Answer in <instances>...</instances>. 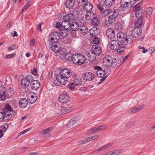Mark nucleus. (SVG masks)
I'll return each instance as SVG.
<instances>
[{
    "label": "nucleus",
    "mask_w": 155,
    "mask_h": 155,
    "mask_svg": "<svg viewBox=\"0 0 155 155\" xmlns=\"http://www.w3.org/2000/svg\"><path fill=\"white\" fill-rule=\"evenodd\" d=\"M72 74L71 70L67 68L62 69L56 78L57 81L60 84L64 85L67 82V78H70Z\"/></svg>",
    "instance_id": "1"
},
{
    "label": "nucleus",
    "mask_w": 155,
    "mask_h": 155,
    "mask_svg": "<svg viewBox=\"0 0 155 155\" xmlns=\"http://www.w3.org/2000/svg\"><path fill=\"white\" fill-rule=\"evenodd\" d=\"M110 46L111 50H117L118 53H121L125 50V46L120 43L118 39L111 40Z\"/></svg>",
    "instance_id": "2"
},
{
    "label": "nucleus",
    "mask_w": 155,
    "mask_h": 155,
    "mask_svg": "<svg viewBox=\"0 0 155 155\" xmlns=\"http://www.w3.org/2000/svg\"><path fill=\"white\" fill-rule=\"evenodd\" d=\"M117 38L120 43L125 46V48L127 45L130 43L128 37L124 33L122 32H118L117 35Z\"/></svg>",
    "instance_id": "3"
},
{
    "label": "nucleus",
    "mask_w": 155,
    "mask_h": 155,
    "mask_svg": "<svg viewBox=\"0 0 155 155\" xmlns=\"http://www.w3.org/2000/svg\"><path fill=\"white\" fill-rule=\"evenodd\" d=\"M85 61V56L81 54H73L72 61L73 63L78 65L83 64Z\"/></svg>",
    "instance_id": "4"
},
{
    "label": "nucleus",
    "mask_w": 155,
    "mask_h": 155,
    "mask_svg": "<svg viewBox=\"0 0 155 155\" xmlns=\"http://www.w3.org/2000/svg\"><path fill=\"white\" fill-rule=\"evenodd\" d=\"M117 58L113 60L111 57L109 55H106L104 58L103 62L107 67L110 66L113 64L117 62L118 60H120L119 58Z\"/></svg>",
    "instance_id": "5"
},
{
    "label": "nucleus",
    "mask_w": 155,
    "mask_h": 155,
    "mask_svg": "<svg viewBox=\"0 0 155 155\" xmlns=\"http://www.w3.org/2000/svg\"><path fill=\"white\" fill-rule=\"evenodd\" d=\"M131 20L132 21H135L134 23L136 27L140 26L143 24V20L142 18L141 17V14L140 15L138 14L137 15V13H135V15H133L132 17Z\"/></svg>",
    "instance_id": "6"
},
{
    "label": "nucleus",
    "mask_w": 155,
    "mask_h": 155,
    "mask_svg": "<svg viewBox=\"0 0 155 155\" xmlns=\"http://www.w3.org/2000/svg\"><path fill=\"white\" fill-rule=\"evenodd\" d=\"M33 79V77L32 75H27L21 80V83L22 86L26 87H28L29 85L30 82H31Z\"/></svg>",
    "instance_id": "7"
},
{
    "label": "nucleus",
    "mask_w": 155,
    "mask_h": 155,
    "mask_svg": "<svg viewBox=\"0 0 155 155\" xmlns=\"http://www.w3.org/2000/svg\"><path fill=\"white\" fill-rule=\"evenodd\" d=\"M70 97L67 93L63 92L59 95L58 100L60 103L64 104L67 103L69 101Z\"/></svg>",
    "instance_id": "8"
},
{
    "label": "nucleus",
    "mask_w": 155,
    "mask_h": 155,
    "mask_svg": "<svg viewBox=\"0 0 155 155\" xmlns=\"http://www.w3.org/2000/svg\"><path fill=\"white\" fill-rule=\"evenodd\" d=\"M59 34L58 32H52L49 35L48 41L50 42L56 43L59 39Z\"/></svg>",
    "instance_id": "9"
},
{
    "label": "nucleus",
    "mask_w": 155,
    "mask_h": 155,
    "mask_svg": "<svg viewBox=\"0 0 155 155\" xmlns=\"http://www.w3.org/2000/svg\"><path fill=\"white\" fill-rule=\"evenodd\" d=\"M12 117V114L9 112L2 110L0 112V121H6Z\"/></svg>",
    "instance_id": "10"
},
{
    "label": "nucleus",
    "mask_w": 155,
    "mask_h": 155,
    "mask_svg": "<svg viewBox=\"0 0 155 155\" xmlns=\"http://www.w3.org/2000/svg\"><path fill=\"white\" fill-rule=\"evenodd\" d=\"M77 14L74 13H70L63 16V20L70 23V22L75 20L77 18Z\"/></svg>",
    "instance_id": "11"
},
{
    "label": "nucleus",
    "mask_w": 155,
    "mask_h": 155,
    "mask_svg": "<svg viewBox=\"0 0 155 155\" xmlns=\"http://www.w3.org/2000/svg\"><path fill=\"white\" fill-rule=\"evenodd\" d=\"M142 33V29L139 27H136L131 31L132 35L134 38L139 37Z\"/></svg>",
    "instance_id": "12"
},
{
    "label": "nucleus",
    "mask_w": 155,
    "mask_h": 155,
    "mask_svg": "<svg viewBox=\"0 0 155 155\" xmlns=\"http://www.w3.org/2000/svg\"><path fill=\"white\" fill-rule=\"evenodd\" d=\"M95 77V75L93 73L90 72H87L83 75L84 79L88 81L93 80Z\"/></svg>",
    "instance_id": "13"
},
{
    "label": "nucleus",
    "mask_w": 155,
    "mask_h": 155,
    "mask_svg": "<svg viewBox=\"0 0 155 155\" xmlns=\"http://www.w3.org/2000/svg\"><path fill=\"white\" fill-rule=\"evenodd\" d=\"M131 2L132 0H121L120 8L124 10V9L127 8L131 4Z\"/></svg>",
    "instance_id": "14"
},
{
    "label": "nucleus",
    "mask_w": 155,
    "mask_h": 155,
    "mask_svg": "<svg viewBox=\"0 0 155 155\" xmlns=\"http://www.w3.org/2000/svg\"><path fill=\"white\" fill-rule=\"evenodd\" d=\"M40 87L39 82L36 80L32 81L31 83V88L34 90L36 91L39 89Z\"/></svg>",
    "instance_id": "15"
},
{
    "label": "nucleus",
    "mask_w": 155,
    "mask_h": 155,
    "mask_svg": "<svg viewBox=\"0 0 155 155\" xmlns=\"http://www.w3.org/2000/svg\"><path fill=\"white\" fill-rule=\"evenodd\" d=\"M106 35L109 38H114L115 35V31L112 28H109L107 30Z\"/></svg>",
    "instance_id": "16"
},
{
    "label": "nucleus",
    "mask_w": 155,
    "mask_h": 155,
    "mask_svg": "<svg viewBox=\"0 0 155 155\" xmlns=\"http://www.w3.org/2000/svg\"><path fill=\"white\" fill-rule=\"evenodd\" d=\"M90 35L92 37H95L99 33L100 29L96 27H93L89 30Z\"/></svg>",
    "instance_id": "17"
},
{
    "label": "nucleus",
    "mask_w": 155,
    "mask_h": 155,
    "mask_svg": "<svg viewBox=\"0 0 155 155\" xmlns=\"http://www.w3.org/2000/svg\"><path fill=\"white\" fill-rule=\"evenodd\" d=\"M88 29L87 27L83 25L80 26L78 30V33L81 35H85L87 33Z\"/></svg>",
    "instance_id": "18"
},
{
    "label": "nucleus",
    "mask_w": 155,
    "mask_h": 155,
    "mask_svg": "<svg viewBox=\"0 0 155 155\" xmlns=\"http://www.w3.org/2000/svg\"><path fill=\"white\" fill-rule=\"evenodd\" d=\"M72 109L71 107H59L58 109L56 110V112L59 114H62L63 113H66Z\"/></svg>",
    "instance_id": "19"
},
{
    "label": "nucleus",
    "mask_w": 155,
    "mask_h": 155,
    "mask_svg": "<svg viewBox=\"0 0 155 155\" xmlns=\"http://www.w3.org/2000/svg\"><path fill=\"white\" fill-rule=\"evenodd\" d=\"M107 126L106 125H102L99 127H97L90 129V130L92 133H96L99 131H102L106 128Z\"/></svg>",
    "instance_id": "20"
},
{
    "label": "nucleus",
    "mask_w": 155,
    "mask_h": 155,
    "mask_svg": "<svg viewBox=\"0 0 155 155\" xmlns=\"http://www.w3.org/2000/svg\"><path fill=\"white\" fill-rule=\"evenodd\" d=\"M93 8L92 4L90 2L86 3L83 7L84 10L85 12L91 11Z\"/></svg>",
    "instance_id": "21"
},
{
    "label": "nucleus",
    "mask_w": 155,
    "mask_h": 155,
    "mask_svg": "<svg viewBox=\"0 0 155 155\" xmlns=\"http://www.w3.org/2000/svg\"><path fill=\"white\" fill-rule=\"evenodd\" d=\"M0 98L2 101L5 100L6 98H7L5 88L4 86H3L2 89L0 90Z\"/></svg>",
    "instance_id": "22"
},
{
    "label": "nucleus",
    "mask_w": 155,
    "mask_h": 155,
    "mask_svg": "<svg viewBox=\"0 0 155 155\" xmlns=\"http://www.w3.org/2000/svg\"><path fill=\"white\" fill-rule=\"evenodd\" d=\"M28 101L31 104H33L36 101L37 99L36 94H30L28 95Z\"/></svg>",
    "instance_id": "23"
},
{
    "label": "nucleus",
    "mask_w": 155,
    "mask_h": 155,
    "mask_svg": "<svg viewBox=\"0 0 155 155\" xmlns=\"http://www.w3.org/2000/svg\"><path fill=\"white\" fill-rule=\"evenodd\" d=\"M143 107V105H140L138 107H135L130 109L128 110L127 112L130 114L132 113H136L140 110Z\"/></svg>",
    "instance_id": "24"
},
{
    "label": "nucleus",
    "mask_w": 155,
    "mask_h": 155,
    "mask_svg": "<svg viewBox=\"0 0 155 155\" xmlns=\"http://www.w3.org/2000/svg\"><path fill=\"white\" fill-rule=\"evenodd\" d=\"M28 101L26 98L21 99L19 102V106L21 108H25L27 105Z\"/></svg>",
    "instance_id": "25"
},
{
    "label": "nucleus",
    "mask_w": 155,
    "mask_h": 155,
    "mask_svg": "<svg viewBox=\"0 0 155 155\" xmlns=\"http://www.w3.org/2000/svg\"><path fill=\"white\" fill-rule=\"evenodd\" d=\"M92 51L96 55H100L102 51V49L99 46H93Z\"/></svg>",
    "instance_id": "26"
},
{
    "label": "nucleus",
    "mask_w": 155,
    "mask_h": 155,
    "mask_svg": "<svg viewBox=\"0 0 155 155\" xmlns=\"http://www.w3.org/2000/svg\"><path fill=\"white\" fill-rule=\"evenodd\" d=\"M70 28H71L72 31H74L78 30L80 27L79 24L75 22H72L71 24H70Z\"/></svg>",
    "instance_id": "27"
},
{
    "label": "nucleus",
    "mask_w": 155,
    "mask_h": 155,
    "mask_svg": "<svg viewBox=\"0 0 155 155\" xmlns=\"http://www.w3.org/2000/svg\"><path fill=\"white\" fill-rule=\"evenodd\" d=\"M75 4V0H67L65 5L66 7L69 8H72Z\"/></svg>",
    "instance_id": "28"
},
{
    "label": "nucleus",
    "mask_w": 155,
    "mask_h": 155,
    "mask_svg": "<svg viewBox=\"0 0 155 155\" xmlns=\"http://www.w3.org/2000/svg\"><path fill=\"white\" fill-rule=\"evenodd\" d=\"M5 91L7 98H10L14 93V90L11 87L8 88L6 89H5Z\"/></svg>",
    "instance_id": "29"
},
{
    "label": "nucleus",
    "mask_w": 155,
    "mask_h": 155,
    "mask_svg": "<svg viewBox=\"0 0 155 155\" xmlns=\"http://www.w3.org/2000/svg\"><path fill=\"white\" fill-rule=\"evenodd\" d=\"M91 24L95 26H98L100 23V20L98 17H96L93 18L91 21Z\"/></svg>",
    "instance_id": "30"
},
{
    "label": "nucleus",
    "mask_w": 155,
    "mask_h": 155,
    "mask_svg": "<svg viewBox=\"0 0 155 155\" xmlns=\"http://www.w3.org/2000/svg\"><path fill=\"white\" fill-rule=\"evenodd\" d=\"M96 55L92 51L89 52L87 54L88 60L90 61H93L96 59Z\"/></svg>",
    "instance_id": "31"
},
{
    "label": "nucleus",
    "mask_w": 155,
    "mask_h": 155,
    "mask_svg": "<svg viewBox=\"0 0 155 155\" xmlns=\"http://www.w3.org/2000/svg\"><path fill=\"white\" fill-rule=\"evenodd\" d=\"M97 75L99 77L102 78L105 77L106 75L105 71L102 69H99L96 72Z\"/></svg>",
    "instance_id": "32"
},
{
    "label": "nucleus",
    "mask_w": 155,
    "mask_h": 155,
    "mask_svg": "<svg viewBox=\"0 0 155 155\" xmlns=\"http://www.w3.org/2000/svg\"><path fill=\"white\" fill-rule=\"evenodd\" d=\"M85 17L87 20H90L94 17V14L92 11L86 12Z\"/></svg>",
    "instance_id": "33"
},
{
    "label": "nucleus",
    "mask_w": 155,
    "mask_h": 155,
    "mask_svg": "<svg viewBox=\"0 0 155 155\" xmlns=\"http://www.w3.org/2000/svg\"><path fill=\"white\" fill-rule=\"evenodd\" d=\"M62 28L69 29L70 28V23L63 20L61 24Z\"/></svg>",
    "instance_id": "34"
},
{
    "label": "nucleus",
    "mask_w": 155,
    "mask_h": 155,
    "mask_svg": "<svg viewBox=\"0 0 155 155\" xmlns=\"http://www.w3.org/2000/svg\"><path fill=\"white\" fill-rule=\"evenodd\" d=\"M55 43H54L52 45L51 49L52 50L55 52L57 53L60 50L61 48L59 45L56 44H56Z\"/></svg>",
    "instance_id": "35"
},
{
    "label": "nucleus",
    "mask_w": 155,
    "mask_h": 155,
    "mask_svg": "<svg viewBox=\"0 0 155 155\" xmlns=\"http://www.w3.org/2000/svg\"><path fill=\"white\" fill-rule=\"evenodd\" d=\"M99 43L98 38L97 37H94V38L92 39L91 40L90 43L91 45H93V46H95L99 44Z\"/></svg>",
    "instance_id": "36"
},
{
    "label": "nucleus",
    "mask_w": 155,
    "mask_h": 155,
    "mask_svg": "<svg viewBox=\"0 0 155 155\" xmlns=\"http://www.w3.org/2000/svg\"><path fill=\"white\" fill-rule=\"evenodd\" d=\"M104 3L103 2L101 1V2L99 0H98V2L97 4L98 8L99 10L101 12L103 11L104 9Z\"/></svg>",
    "instance_id": "37"
},
{
    "label": "nucleus",
    "mask_w": 155,
    "mask_h": 155,
    "mask_svg": "<svg viewBox=\"0 0 155 155\" xmlns=\"http://www.w3.org/2000/svg\"><path fill=\"white\" fill-rule=\"evenodd\" d=\"M153 10V8L151 7H150L147 8L146 10V16L147 18H150V15L152 13Z\"/></svg>",
    "instance_id": "38"
},
{
    "label": "nucleus",
    "mask_w": 155,
    "mask_h": 155,
    "mask_svg": "<svg viewBox=\"0 0 155 155\" xmlns=\"http://www.w3.org/2000/svg\"><path fill=\"white\" fill-rule=\"evenodd\" d=\"M67 30L63 28L60 29V33L63 37H65L68 35V33Z\"/></svg>",
    "instance_id": "39"
},
{
    "label": "nucleus",
    "mask_w": 155,
    "mask_h": 155,
    "mask_svg": "<svg viewBox=\"0 0 155 155\" xmlns=\"http://www.w3.org/2000/svg\"><path fill=\"white\" fill-rule=\"evenodd\" d=\"M76 122L75 120L73 119H71L66 124V127L68 128L71 127Z\"/></svg>",
    "instance_id": "40"
},
{
    "label": "nucleus",
    "mask_w": 155,
    "mask_h": 155,
    "mask_svg": "<svg viewBox=\"0 0 155 155\" xmlns=\"http://www.w3.org/2000/svg\"><path fill=\"white\" fill-rule=\"evenodd\" d=\"M90 141L89 137L86 138L84 140H81L77 142L78 145H82Z\"/></svg>",
    "instance_id": "41"
},
{
    "label": "nucleus",
    "mask_w": 155,
    "mask_h": 155,
    "mask_svg": "<svg viewBox=\"0 0 155 155\" xmlns=\"http://www.w3.org/2000/svg\"><path fill=\"white\" fill-rule=\"evenodd\" d=\"M73 57V54L70 53H68L65 55L64 58L65 60L67 61H72V58Z\"/></svg>",
    "instance_id": "42"
},
{
    "label": "nucleus",
    "mask_w": 155,
    "mask_h": 155,
    "mask_svg": "<svg viewBox=\"0 0 155 155\" xmlns=\"http://www.w3.org/2000/svg\"><path fill=\"white\" fill-rule=\"evenodd\" d=\"M8 127V126L7 124H4L3 125L0 126V130L4 133L6 131Z\"/></svg>",
    "instance_id": "43"
},
{
    "label": "nucleus",
    "mask_w": 155,
    "mask_h": 155,
    "mask_svg": "<svg viewBox=\"0 0 155 155\" xmlns=\"http://www.w3.org/2000/svg\"><path fill=\"white\" fill-rule=\"evenodd\" d=\"M73 83L76 85H78L81 84L82 81L81 79L80 78H76L73 81Z\"/></svg>",
    "instance_id": "44"
},
{
    "label": "nucleus",
    "mask_w": 155,
    "mask_h": 155,
    "mask_svg": "<svg viewBox=\"0 0 155 155\" xmlns=\"http://www.w3.org/2000/svg\"><path fill=\"white\" fill-rule=\"evenodd\" d=\"M115 29L117 31H120L123 29V26L120 23L116 24L115 25Z\"/></svg>",
    "instance_id": "45"
},
{
    "label": "nucleus",
    "mask_w": 155,
    "mask_h": 155,
    "mask_svg": "<svg viewBox=\"0 0 155 155\" xmlns=\"http://www.w3.org/2000/svg\"><path fill=\"white\" fill-rule=\"evenodd\" d=\"M51 130V128L50 127L44 129L41 131V134L42 135H46L48 133L50 132Z\"/></svg>",
    "instance_id": "46"
},
{
    "label": "nucleus",
    "mask_w": 155,
    "mask_h": 155,
    "mask_svg": "<svg viewBox=\"0 0 155 155\" xmlns=\"http://www.w3.org/2000/svg\"><path fill=\"white\" fill-rule=\"evenodd\" d=\"M15 55L16 54L15 53H13L9 54L6 55V56L4 57V58L5 59H8L14 57Z\"/></svg>",
    "instance_id": "47"
},
{
    "label": "nucleus",
    "mask_w": 155,
    "mask_h": 155,
    "mask_svg": "<svg viewBox=\"0 0 155 155\" xmlns=\"http://www.w3.org/2000/svg\"><path fill=\"white\" fill-rule=\"evenodd\" d=\"M141 4L142 3L141 2H140L135 5V8L136 11H139L140 10V7Z\"/></svg>",
    "instance_id": "48"
},
{
    "label": "nucleus",
    "mask_w": 155,
    "mask_h": 155,
    "mask_svg": "<svg viewBox=\"0 0 155 155\" xmlns=\"http://www.w3.org/2000/svg\"><path fill=\"white\" fill-rule=\"evenodd\" d=\"M76 85L73 82L70 84L68 85V87L71 90H73L75 89Z\"/></svg>",
    "instance_id": "49"
},
{
    "label": "nucleus",
    "mask_w": 155,
    "mask_h": 155,
    "mask_svg": "<svg viewBox=\"0 0 155 155\" xmlns=\"http://www.w3.org/2000/svg\"><path fill=\"white\" fill-rule=\"evenodd\" d=\"M115 19L109 17L108 18V22L110 24L112 25L114 24L115 22Z\"/></svg>",
    "instance_id": "50"
},
{
    "label": "nucleus",
    "mask_w": 155,
    "mask_h": 155,
    "mask_svg": "<svg viewBox=\"0 0 155 155\" xmlns=\"http://www.w3.org/2000/svg\"><path fill=\"white\" fill-rule=\"evenodd\" d=\"M5 108L8 111L6 112H11L12 110V109L10 106L8 104H7L6 105Z\"/></svg>",
    "instance_id": "51"
},
{
    "label": "nucleus",
    "mask_w": 155,
    "mask_h": 155,
    "mask_svg": "<svg viewBox=\"0 0 155 155\" xmlns=\"http://www.w3.org/2000/svg\"><path fill=\"white\" fill-rule=\"evenodd\" d=\"M113 144V143L112 142L108 143L106 145H104V147L105 150L111 147Z\"/></svg>",
    "instance_id": "52"
},
{
    "label": "nucleus",
    "mask_w": 155,
    "mask_h": 155,
    "mask_svg": "<svg viewBox=\"0 0 155 155\" xmlns=\"http://www.w3.org/2000/svg\"><path fill=\"white\" fill-rule=\"evenodd\" d=\"M112 155H118L121 152L120 150H114L111 151Z\"/></svg>",
    "instance_id": "53"
},
{
    "label": "nucleus",
    "mask_w": 155,
    "mask_h": 155,
    "mask_svg": "<svg viewBox=\"0 0 155 155\" xmlns=\"http://www.w3.org/2000/svg\"><path fill=\"white\" fill-rule=\"evenodd\" d=\"M30 5V4L28 2H27V4L25 5L22 8V12L26 11Z\"/></svg>",
    "instance_id": "54"
},
{
    "label": "nucleus",
    "mask_w": 155,
    "mask_h": 155,
    "mask_svg": "<svg viewBox=\"0 0 155 155\" xmlns=\"http://www.w3.org/2000/svg\"><path fill=\"white\" fill-rule=\"evenodd\" d=\"M128 57V56L127 55L124 56V57H123L122 58V59H121V61H120V63H119V60L117 61V63L118 64H120L123 63L127 59V58Z\"/></svg>",
    "instance_id": "55"
},
{
    "label": "nucleus",
    "mask_w": 155,
    "mask_h": 155,
    "mask_svg": "<svg viewBox=\"0 0 155 155\" xmlns=\"http://www.w3.org/2000/svg\"><path fill=\"white\" fill-rule=\"evenodd\" d=\"M61 23L60 22H57L56 25L55 26L56 27H57L59 29V30H60V29H61L62 28L61 27Z\"/></svg>",
    "instance_id": "56"
},
{
    "label": "nucleus",
    "mask_w": 155,
    "mask_h": 155,
    "mask_svg": "<svg viewBox=\"0 0 155 155\" xmlns=\"http://www.w3.org/2000/svg\"><path fill=\"white\" fill-rule=\"evenodd\" d=\"M105 150V149L104 147V146H101L100 148H98L94 151V152L96 153H97L98 152H99L100 151H102V150Z\"/></svg>",
    "instance_id": "57"
},
{
    "label": "nucleus",
    "mask_w": 155,
    "mask_h": 155,
    "mask_svg": "<svg viewBox=\"0 0 155 155\" xmlns=\"http://www.w3.org/2000/svg\"><path fill=\"white\" fill-rule=\"evenodd\" d=\"M111 10L109 9L107 10H105L103 12V14L105 15H107L110 13Z\"/></svg>",
    "instance_id": "58"
},
{
    "label": "nucleus",
    "mask_w": 155,
    "mask_h": 155,
    "mask_svg": "<svg viewBox=\"0 0 155 155\" xmlns=\"http://www.w3.org/2000/svg\"><path fill=\"white\" fill-rule=\"evenodd\" d=\"M116 12V13H117V15H118L119 14V12L118 10L117 9H115L113 10V12L110 11V14L111 15H114V13Z\"/></svg>",
    "instance_id": "59"
},
{
    "label": "nucleus",
    "mask_w": 155,
    "mask_h": 155,
    "mask_svg": "<svg viewBox=\"0 0 155 155\" xmlns=\"http://www.w3.org/2000/svg\"><path fill=\"white\" fill-rule=\"evenodd\" d=\"M57 53L61 55H64L65 54V53L64 52V51L62 50L61 48Z\"/></svg>",
    "instance_id": "60"
},
{
    "label": "nucleus",
    "mask_w": 155,
    "mask_h": 155,
    "mask_svg": "<svg viewBox=\"0 0 155 155\" xmlns=\"http://www.w3.org/2000/svg\"><path fill=\"white\" fill-rule=\"evenodd\" d=\"M32 74L34 75H37V69L35 68H34L32 70Z\"/></svg>",
    "instance_id": "61"
},
{
    "label": "nucleus",
    "mask_w": 155,
    "mask_h": 155,
    "mask_svg": "<svg viewBox=\"0 0 155 155\" xmlns=\"http://www.w3.org/2000/svg\"><path fill=\"white\" fill-rule=\"evenodd\" d=\"M108 76V75H106L105 77H102V78L100 80V82L98 83V84H100L102 83L105 79Z\"/></svg>",
    "instance_id": "62"
},
{
    "label": "nucleus",
    "mask_w": 155,
    "mask_h": 155,
    "mask_svg": "<svg viewBox=\"0 0 155 155\" xmlns=\"http://www.w3.org/2000/svg\"><path fill=\"white\" fill-rule=\"evenodd\" d=\"M43 24V22H41L39 23L38 27V29L40 31H42V29L41 28V25H42Z\"/></svg>",
    "instance_id": "63"
},
{
    "label": "nucleus",
    "mask_w": 155,
    "mask_h": 155,
    "mask_svg": "<svg viewBox=\"0 0 155 155\" xmlns=\"http://www.w3.org/2000/svg\"><path fill=\"white\" fill-rule=\"evenodd\" d=\"M35 41L34 39H32L30 41V45L31 46H33L35 44Z\"/></svg>",
    "instance_id": "64"
}]
</instances>
